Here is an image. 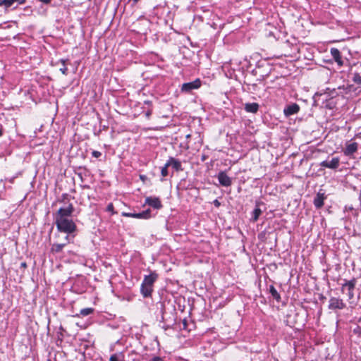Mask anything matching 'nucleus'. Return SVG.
I'll return each mask as SVG.
<instances>
[{
  "mask_svg": "<svg viewBox=\"0 0 361 361\" xmlns=\"http://www.w3.org/2000/svg\"><path fill=\"white\" fill-rule=\"evenodd\" d=\"M74 212V207L72 204H69L67 207H61L54 214V220L59 231L66 233H72L76 230V225L70 218Z\"/></svg>",
  "mask_w": 361,
  "mask_h": 361,
  "instance_id": "1",
  "label": "nucleus"
},
{
  "mask_svg": "<svg viewBox=\"0 0 361 361\" xmlns=\"http://www.w3.org/2000/svg\"><path fill=\"white\" fill-rule=\"evenodd\" d=\"M356 282V279H353L350 281H345V282L342 285L341 292L343 293H346L349 300H352L354 298V290Z\"/></svg>",
  "mask_w": 361,
  "mask_h": 361,
  "instance_id": "2",
  "label": "nucleus"
},
{
  "mask_svg": "<svg viewBox=\"0 0 361 361\" xmlns=\"http://www.w3.org/2000/svg\"><path fill=\"white\" fill-rule=\"evenodd\" d=\"M345 307V304L342 299L338 298H331L329 303V309L330 310H343Z\"/></svg>",
  "mask_w": 361,
  "mask_h": 361,
  "instance_id": "3",
  "label": "nucleus"
},
{
  "mask_svg": "<svg viewBox=\"0 0 361 361\" xmlns=\"http://www.w3.org/2000/svg\"><path fill=\"white\" fill-rule=\"evenodd\" d=\"M201 81L200 79H196L194 81L183 83L181 87V90L185 92H190L192 90H196L200 87Z\"/></svg>",
  "mask_w": 361,
  "mask_h": 361,
  "instance_id": "4",
  "label": "nucleus"
},
{
  "mask_svg": "<svg viewBox=\"0 0 361 361\" xmlns=\"http://www.w3.org/2000/svg\"><path fill=\"white\" fill-rule=\"evenodd\" d=\"M340 159L338 157H334L331 160H325L321 162L320 166L322 167L336 169L339 166Z\"/></svg>",
  "mask_w": 361,
  "mask_h": 361,
  "instance_id": "5",
  "label": "nucleus"
},
{
  "mask_svg": "<svg viewBox=\"0 0 361 361\" xmlns=\"http://www.w3.org/2000/svg\"><path fill=\"white\" fill-rule=\"evenodd\" d=\"M217 178L219 183L223 186L228 187L232 184L231 178L224 171H220L218 173Z\"/></svg>",
  "mask_w": 361,
  "mask_h": 361,
  "instance_id": "6",
  "label": "nucleus"
},
{
  "mask_svg": "<svg viewBox=\"0 0 361 361\" xmlns=\"http://www.w3.org/2000/svg\"><path fill=\"white\" fill-rule=\"evenodd\" d=\"M300 111V106L296 103H293L288 105L283 109V113L286 116H290L291 115L296 114Z\"/></svg>",
  "mask_w": 361,
  "mask_h": 361,
  "instance_id": "7",
  "label": "nucleus"
},
{
  "mask_svg": "<svg viewBox=\"0 0 361 361\" xmlns=\"http://www.w3.org/2000/svg\"><path fill=\"white\" fill-rule=\"evenodd\" d=\"M145 204L157 209H161L162 207V204L159 198L155 197H147L145 199Z\"/></svg>",
  "mask_w": 361,
  "mask_h": 361,
  "instance_id": "8",
  "label": "nucleus"
},
{
  "mask_svg": "<svg viewBox=\"0 0 361 361\" xmlns=\"http://www.w3.org/2000/svg\"><path fill=\"white\" fill-rule=\"evenodd\" d=\"M65 239L66 241V243H54L51 247V252L53 254L61 252L64 246L69 242V237L68 235L65 237Z\"/></svg>",
  "mask_w": 361,
  "mask_h": 361,
  "instance_id": "9",
  "label": "nucleus"
},
{
  "mask_svg": "<svg viewBox=\"0 0 361 361\" xmlns=\"http://www.w3.org/2000/svg\"><path fill=\"white\" fill-rule=\"evenodd\" d=\"M331 54L334 61L338 63L339 66H342L343 65V61L341 58V52L338 49H331Z\"/></svg>",
  "mask_w": 361,
  "mask_h": 361,
  "instance_id": "10",
  "label": "nucleus"
},
{
  "mask_svg": "<svg viewBox=\"0 0 361 361\" xmlns=\"http://www.w3.org/2000/svg\"><path fill=\"white\" fill-rule=\"evenodd\" d=\"M357 149V142H349L346 144L345 148L344 149V154L347 156L352 155L355 153Z\"/></svg>",
  "mask_w": 361,
  "mask_h": 361,
  "instance_id": "11",
  "label": "nucleus"
},
{
  "mask_svg": "<svg viewBox=\"0 0 361 361\" xmlns=\"http://www.w3.org/2000/svg\"><path fill=\"white\" fill-rule=\"evenodd\" d=\"M171 166L176 171H181V163L178 159L170 157L166 162V166Z\"/></svg>",
  "mask_w": 361,
  "mask_h": 361,
  "instance_id": "12",
  "label": "nucleus"
},
{
  "mask_svg": "<svg viewBox=\"0 0 361 361\" xmlns=\"http://www.w3.org/2000/svg\"><path fill=\"white\" fill-rule=\"evenodd\" d=\"M157 279V274L155 273H152L149 275L145 276L142 283L152 287Z\"/></svg>",
  "mask_w": 361,
  "mask_h": 361,
  "instance_id": "13",
  "label": "nucleus"
},
{
  "mask_svg": "<svg viewBox=\"0 0 361 361\" xmlns=\"http://www.w3.org/2000/svg\"><path fill=\"white\" fill-rule=\"evenodd\" d=\"M26 0H0V6H4L6 8L11 7L15 2L18 4H25Z\"/></svg>",
  "mask_w": 361,
  "mask_h": 361,
  "instance_id": "14",
  "label": "nucleus"
},
{
  "mask_svg": "<svg viewBox=\"0 0 361 361\" xmlns=\"http://www.w3.org/2000/svg\"><path fill=\"white\" fill-rule=\"evenodd\" d=\"M259 109V104L257 103H246L245 104V110L247 112L255 114Z\"/></svg>",
  "mask_w": 361,
  "mask_h": 361,
  "instance_id": "15",
  "label": "nucleus"
},
{
  "mask_svg": "<svg viewBox=\"0 0 361 361\" xmlns=\"http://www.w3.org/2000/svg\"><path fill=\"white\" fill-rule=\"evenodd\" d=\"M140 291L142 295L145 298L149 297L152 292V287L147 285H145L144 283H142Z\"/></svg>",
  "mask_w": 361,
  "mask_h": 361,
  "instance_id": "16",
  "label": "nucleus"
},
{
  "mask_svg": "<svg viewBox=\"0 0 361 361\" xmlns=\"http://www.w3.org/2000/svg\"><path fill=\"white\" fill-rule=\"evenodd\" d=\"M324 197L322 194H317L314 200V204L317 208H321L324 205Z\"/></svg>",
  "mask_w": 361,
  "mask_h": 361,
  "instance_id": "17",
  "label": "nucleus"
},
{
  "mask_svg": "<svg viewBox=\"0 0 361 361\" xmlns=\"http://www.w3.org/2000/svg\"><path fill=\"white\" fill-rule=\"evenodd\" d=\"M269 292L271 295V296L276 300L277 301H279L281 299L280 295L276 290V289L274 287V286H270L269 287Z\"/></svg>",
  "mask_w": 361,
  "mask_h": 361,
  "instance_id": "18",
  "label": "nucleus"
},
{
  "mask_svg": "<svg viewBox=\"0 0 361 361\" xmlns=\"http://www.w3.org/2000/svg\"><path fill=\"white\" fill-rule=\"evenodd\" d=\"M150 217V209H147L137 213V219H149Z\"/></svg>",
  "mask_w": 361,
  "mask_h": 361,
  "instance_id": "19",
  "label": "nucleus"
},
{
  "mask_svg": "<svg viewBox=\"0 0 361 361\" xmlns=\"http://www.w3.org/2000/svg\"><path fill=\"white\" fill-rule=\"evenodd\" d=\"M261 214L262 210L258 207L255 208L252 212V220L253 221H257Z\"/></svg>",
  "mask_w": 361,
  "mask_h": 361,
  "instance_id": "20",
  "label": "nucleus"
},
{
  "mask_svg": "<svg viewBox=\"0 0 361 361\" xmlns=\"http://www.w3.org/2000/svg\"><path fill=\"white\" fill-rule=\"evenodd\" d=\"M94 312V309L92 307H87L82 309L80 312V314L82 317H86Z\"/></svg>",
  "mask_w": 361,
  "mask_h": 361,
  "instance_id": "21",
  "label": "nucleus"
},
{
  "mask_svg": "<svg viewBox=\"0 0 361 361\" xmlns=\"http://www.w3.org/2000/svg\"><path fill=\"white\" fill-rule=\"evenodd\" d=\"M120 357H123V355L122 354L118 355V354H113L111 355L109 358V361H123V360L120 359Z\"/></svg>",
  "mask_w": 361,
  "mask_h": 361,
  "instance_id": "22",
  "label": "nucleus"
},
{
  "mask_svg": "<svg viewBox=\"0 0 361 361\" xmlns=\"http://www.w3.org/2000/svg\"><path fill=\"white\" fill-rule=\"evenodd\" d=\"M61 62L63 64V67H61L60 68V71L63 74V75H67V71H68V68H66V60H61Z\"/></svg>",
  "mask_w": 361,
  "mask_h": 361,
  "instance_id": "23",
  "label": "nucleus"
},
{
  "mask_svg": "<svg viewBox=\"0 0 361 361\" xmlns=\"http://www.w3.org/2000/svg\"><path fill=\"white\" fill-rule=\"evenodd\" d=\"M168 167L166 166V163L165 165L161 168V173L163 177H166L168 175Z\"/></svg>",
  "mask_w": 361,
  "mask_h": 361,
  "instance_id": "24",
  "label": "nucleus"
},
{
  "mask_svg": "<svg viewBox=\"0 0 361 361\" xmlns=\"http://www.w3.org/2000/svg\"><path fill=\"white\" fill-rule=\"evenodd\" d=\"M122 214L124 216L133 217V218H136L137 219V213H126V212H123Z\"/></svg>",
  "mask_w": 361,
  "mask_h": 361,
  "instance_id": "25",
  "label": "nucleus"
},
{
  "mask_svg": "<svg viewBox=\"0 0 361 361\" xmlns=\"http://www.w3.org/2000/svg\"><path fill=\"white\" fill-rule=\"evenodd\" d=\"M114 207L113 204L112 203H109L108 204L107 207H106V211L110 212L114 214Z\"/></svg>",
  "mask_w": 361,
  "mask_h": 361,
  "instance_id": "26",
  "label": "nucleus"
},
{
  "mask_svg": "<svg viewBox=\"0 0 361 361\" xmlns=\"http://www.w3.org/2000/svg\"><path fill=\"white\" fill-rule=\"evenodd\" d=\"M92 154V156L96 158L99 157L102 154L101 152L99 151H93Z\"/></svg>",
  "mask_w": 361,
  "mask_h": 361,
  "instance_id": "27",
  "label": "nucleus"
},
{
  "mask_svg": "<svg viewBox=\"0 0 361 361\" xmlns=\"http://www.w3.org/2000/svg\"><path fill=\"white\" fill-rule=\"evenodd\" d=\"M149 361H161V358L159 356H155Z\"/></svg>",
  "mask_w": 361,
  "mask_h": 361,
  "instance_id": "28",
  "label": "nucleus"
},
{
  "mask_svg": "<svg viewBox=\"0 0 361 361\" xmlns=\"http://www.w3.org/2000/svg\"><path fill=\"white\" fill-rule=\"evenodd\" d=\"M214 204L216 207H219V206H220V204H220V202H219V200H215L214 201Z\"/></svg>",
  "mask_w": 361,
  "mask_h": 361,
  "instance_id": "29",
  "label": "nucleus"
},
{
  "mask_svg": "<svg viewBox=\"0 0 361 361\" xmlns=\"http://www.w3.org/2000/svg\"><path fill=\"white\" fill-rule=\"evenodd\" d=\"M39 1L44 4H48L51 2V0H39Z\"/></svg>",
  "mask_w": 361,
  "mask_h": 361,
  "instance_id": "30",
  "label": "nucleus"
},
{
  "mask_svg": "<svg viewBox=\"0 0 361 361\" xmlns=\"http://www.w3.org/2000/svg\"><path fill=\"white\" fill-rule=\"evenodd\" d=\"M151 114H152V111H151L150 110L147 111L146 112V116H147V117H149V116H150V115H151Z\"/></svg>",
  "mask_w": 361,
  "mask_h": 361,
  "instance_id": "31",
  "label": "nucleus"
},
{
  "mask_svg": "<svg viewBox=\"0 0 361 361\" xmlns=\"http://www.w3.org/2000/svg\"><path fill=\"white\" fill-rule=\"evenodd\" d=\"M3 135L2 130L0 128V137Z\"/></svg>",
  "mask_w": 361,
  "mask_h": 361,
  "instance_id": "32",
  "label": "nucleus"
},
{
  "mask_svg": "<svg viewBox=\"0 0 361 361\" xmlns=\"http://www.w3.org/2000/svg\"><path fill=\"white\" fill-rule=\"evenodd\" d=\"M151 102L149 101H146L145 104H149Z\"/></svg>",
  "mask_w": 361,
  "mask_h": 361,
  "instance_id": "33",
  "label": "nucleus"
},
{
  "mask_svg": "<svg viewBox=\"0 0 361 361\" xmlns=\"http://www.w3.org/2000/svg\"><path fill=\"white\" fill-rule=\"evenodd\" d=\"M22 266L23 267H26V264L24 262V263H22Z\"/></svg>",
  "mask_w": 361,
  "mask_h": 361,
  "instance_id": "34",
  "label": "nucleus"
}]
</instances>
